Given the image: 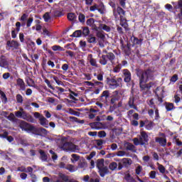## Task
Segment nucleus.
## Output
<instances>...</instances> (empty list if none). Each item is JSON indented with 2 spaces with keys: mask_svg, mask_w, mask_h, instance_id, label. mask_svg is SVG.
<instances>
[{
  "mask_svg": "<svg viewBox=\"0 0 182 182\" xmlns=\"http://www.w3.org/2000/svg\"><path fill=\"white\" fill-rule=\"evenodd\" d=\"M136 70V75L139 77V87L141 92H143V95H147V92L154 86V82H150L147 83L149 80H153L154 79V73L150 69L143 70L140 68H137Z\"/></svg>",
  "mask_w": 182,
  "mask_h": 182,
  "instance_id": "obj_1",
  "label": "nucleus"
},
{
  "mask_svg": "<svg viewBox=\"0 0 182 182\" xmlns=\"http://www.w3.org/2000/svg\"><path fill=\"white\" fill-rule=\"evenodd\" d=\"M134 146H147L149 144V135L145 131H141L139 138L136 137L133 139Z\"/></svg>",
  "mask_w": 182,
  "mask_h": 182,
  "instance_id": "obj_2",
  "label": "nucleus"
},
{
  "mask_svg": "<svg viewBox=\"0 0 182 182\" xmlns=\"http://www.w3.org/2000/svg\"><path fill=\"white\" fill-rule=\"evenodd\" d=\"M21 111H17L15 112L16 117L18 119H23V120H26V122H28V123H35V118L31 115V114L23 111V108L20 107Z\"/></svg>",
  "mask_w": 182,
  "mask_h": 182,
  "instance_id": "obj_3",
  "label": "nucleus"
},
{
  "mask_svg": "<svg viewBox=\"0 0 182 182\" xmlns=\"http://www.w3.org/2000/svg\"><path fill=\"white\" fill-rule=\"evenodd\" d=\"M122 82H123L122 77H118L117 79L114 77L112 78H107V83L110 89H117V87H121Z\"/></svg>",
  "mask_w": 182,
  "mask_h": 182,
  "instance_id": "obj_4",
  "label": "nucleus"
},
{
  "mask_svg": "<svg viewBox=\"0 0 182 182\" xmlns=\"http://www.w3.org/2000/svg\"><path fill=\"white\" fill-rule=\"evenodd\" d=\"M114 59H116V55L113 53H107L106 55H102L100 59V65L105 66L107 65V62H110V63H114Z\"/></svg>",
  "mask_w": 182,
  "mask_h": 182,
  "instance_id": "obj_5",
  "label": "nucleus"
},
{
  "mask_svg": "<svg viewBox=\"0 0 182 182\" xmlns=\"http://www.w3.org/2000/svg\"><path fill=\"white\" fill-rule=\"evenodd\" d=\"M6 45L7 50H18L21 46V43L15 40L7 41Z\"/></svg>",
  "mask_w": 182,
  "mask_h": 182,
  "instance_id": "obj_6",
  "label": "nucleus"
},
{
  "mask_svg": "<svg viewBox=\"0 0 182 182\" xmlns=\"http://www.w3.org/2000/svg\"><path fill=\"white\" fill-rule=\"evenodd\" d=\"M133 161L129 158H124L120 160V161L118 164V170H122L123 167L127 168L130 167L132 166V164Z\"/></svg>",
  "mask_w": 182,
  "mask_h": 182,
  "instance_id": "obj_7",
  "label": "nucleus"
},
{
  "mask_svg": "<svg viewBox=\"0 0 182 182\" xmlns=\"http://www.w3.org/2000/svg\"><path fill=\"white\" fill-rule=\"evenodd\" d=\"M77 145L72 142H65L63 144L62 148L63 150H66L67 151H71L72 153H75L76 150H78Z\"/></svg>",
  "mask_w": 182,
  "mask_h": 182,
  "instance_id": "obj_8",
  "label": "nucleus"
},
{
  "mask_svg": "<svg viewBox=\"0 0 182 182\" xmlns=\"http://www.w3.org/2000/svg\"><path fill=\"white\" fill-rule=\"evenodd\" d=\"M120 45L122 50L124 51L125 55H127V56H130V54L132 53V48L130 47V44L127 43V45H124V41L121 39Z\"/></svg>",
  "mask_w": 182,
  "mask_h": 182,
  "instance_id": "obj_9",
  "label": "nucleus"
},
{
  "mask_svg": "<svg viewBox=\"0 0 182 182\" xmlns=\"http://www.w3.org/2000/svg\"><path fill=\"white\" fill-rule=\"evenodd\" d=\"M122 74L124 75V82L125 83H129L132 81V73L128 69H124L122 70Z\"/></svg>",
  "mask_w": 182,
  "mask_h": 182,
  "instance_id": "obj_10",
  "label": "nucleus"
},
{
  "mask_svg": "<svg viewBox=\"0 0 182 182\" xmlns=\"http://www.w3.org/2000/svg\"><path fill=\"white\" fill-rule=\"evenodd\" d=\"M90 126L91 129H93L94 130H102L105 129V124L100 122H94L90 123Z\"/></svg>",
  "mask_w": 182,
  "mask_h": 182,
  "instance_id": "obj_11",
  "label": "nucleus"
},
{
  "mask_svg": "<svg viewBox=\"0 0 182 182\" xmlns=\"http://www.w3.org/2000/svg\"><path fill=\"white\" fill-rule=\"evenodd\" d=\"M110 91L105 90L100 95V100H102L104 103H109V98L110 97Z\"/></svg>",
  "mask_w": 182,
  "mask_h": 182,
  "instance_id": "obj_12",
  "label": "nucleus"
},
{
  "mask_svg": "<svg viewBox=\"0 0 182 182\" xmlns=\"http://www.w3.org/2000/svg\"><path fill=\"white\" fill-rule=\"evenodd\" d=\"M0 68L8 69L9 68V62L5 55L0 56Z\"/></svg>",
  "mask_w": 182,
  "mask_h": 182,
  "instance_id": "obj_13",
  "label": "nucleus"
},
{
  "mask_svg": "<svg viewBox=\"0 0 182 182\" xmlns=\"http://www.w3.org/2000/svg\"><path fill=\"white\" fill-rule=\"evenodd\" d=\"M33 125L25 122V121H21L19 127L20 129H22L25 132H31V129H32V127Z\"/></svg>",
  "mask_w": 182,
  "mask_h": 182,
  "instance_id": "obj_14",
  "label": "nucleus"
},
{
  "mask_svg": "<svg viewBox=\"0 0 182 182\" xmlns=\"http://www.w3.org/2000/svg\"><path fill=\"white\" fill-rule=\"evenodd\" d=\"M131 42L132 43V46H141L143 43V39L138 38L137 37L132 36H131Z\"/></svg>",
  "mask_w": 182,
  "mask_h": 182,
  "instance_id": "obj_15",
  "label": "nucleus"
},
{
  "mask_svg": "<svg viewBox=\"0 0 182 182\" xmlns=\"http://www.w3.org/2000/svg\"><path fill=\"white\" fill-rule=\"evenodd\" d=\"M156 143H159L161 147H166L167 146V138L156 137Z\"/></svg>",
  "mask_w": 182,
  "mask_h": 182,
  "instance_id": "obj_16",
  "label": "nucleus"
},
{
  "mask_svg": "<svg viewBox=\"0 0 182 182\" xmlns=\"http://www.w3.org/2000/svg\"><path fill=\"white\" fill-rule=\"evenodd\" d=\"M119 25L124 28V29L127 32L130 31V28H129V23H127V20L126 18H123V16H121L120 18V23Z\"/></svg>",
  "mask_w": 182,
  "mask_h": 182,
  "instance_id": "obj_17",
  "label": "nucleus"
},
{
  "mask_svg": "<svg viewBox=\"0 0 182 182\" xmlns=\"http://www.w3.org/2000/svg\"><path fill=\"white\" fill-rule=\"evenodd\" d=\"M16 85L20 87V90L25 91L26 90V86L25 85V81L22 78H18L16 80Z\"/></svg>",
  "mask_w": 182,
  "mask_h": 182,
  "instance_id": "obj_18",
  "label": "nucleus"
},
{
  "mask_svg": "<svg viewBox=\"0 0 182 182\" xmlns=\"http://www.w3.org/2000/svg\"><path fill=\"white\" fill-rule=\"evenodd\" d=\"M86 23L88 26H91L94 31H98L99 28L95 24V18H91L87 19Z\"/></svg>",
  "mask_w": 182,
  "mask_h": 182,
  "instance_id": "obj_19",
  "label": "nucleus"
},
{
  "mask_svg": "<svg viewBox=\"0 0 182 182\" xmlns=\"http://www.w3.org/2000/svg\"><path fill=\"white\" fill-rule=\"evenodd\" d=\"M98 170L101 177H105L106 174H109V168L107 166H102V168H100Z\"/></svg>",
  "mask_w": 182,
  "mask_h": 182,
  "instance_id": "obj_20",
  "label": "nucleus"
},
{
  "mask_svg": "<svg viewBox=\"0 0 182 182\" xmlns=\"http://www.w3.org/2000/svg\"><path fill=\"white\" fill-rule=\"evenodd\" d=\"M134 97H130L129 99L128 105L131 109H134V110H137V106L134 105Z\"/></svg>",
  "mask_w": 182,
  "mask_h": 182,
  "instance_id": "obj_21",
  "label": "nucleus"
},
{
  "mask_svg": "<svg viewBox=\"0 0 182 182\" xmlns=\"http://www.w3.org/2000/svg\"><path fill=\"white\" fill-rule=\"evenodd\" d=\"M38 151L40 153V159L43 161H48V155L46 154V152L42 149H40Z\"/></svg>",
  "mask_w": 182,
  "mask_h": 182,
  "instance_id": "obj_22",
  "label": "nucleus"
},
{
  "mask_svg": "<svg viewBox=\"0 0 182 182\" xmlns=\"http://www.w3.org/2000/svg\"><path fill=\"white\" fill-rule=\"evenodd\" d=\"M88 59L91 66L97 68V63L96 61V59L93 58V55L92 54L88 55Z\"/></svg>",
  "mask_w": 182,
  "mask_h": 182,
  "instance_id": "obj_23",
  "label": "nucleus"
},
{
  "mask_svg": "<svg viewBox=\"0 0 182 182\" xmlns=\"http://www.w3.org/2000/svg\"><path fill=\"white\" fill-rule=\"evenodd\" d=\"M67 18L70 22L75 23L77 16L75 13H68L67 15Z\"/></svg>",
  "mask_w": 182,
  "mask_h": 182,
  "instance_id": "obj_24",
  "label": "nucleus"
},
{
  "mask_svg": "<svg viewBox=\"0 0 182 182\" xmlns=\"http://www.w3.org/2000/svg\"><path fill=\"white\" fill-rule=\"evenodd\" d=\"M158 165V170L161 174H168V171L166 170L164 166L160 164L159 163L157 164Z\"/></svg>",
  "mask_w": 182,
  "mask_h": 182,
  "instance_id": "obj_25",
  "label": "nucleus"
},
{
  "mask_svg": "<svg viewBox=\"0 0 182 182\" xmlns=\"http://www.w3.org/2000/svg\"><path fill=\"white\" fill-rule=\"evenodd\" d=\"M124 178L127 182H137L136 181V179H134V178H133V176H132L130 173L125 174Z\"/></svg>",
  "mask_w": 182,
  "mask_h": 182,
  "instance_id": "obj_26",
  "label": "nucleus"
},
{
  "mask_svg": "<svg viewBox=\"0 0 182 182\" xmlns=\"http://www.w3.org/2000/svg\"><path fill=\"white\" fill-rule=\"evenodd\" d=\"M82 36L86 38V36H89L90 34V30H89L88 27H82Z\"/></svg>",
  "mask_w": 182,
  "mask_h": 182,
  "instance_id": "obj_27",
  "label": "nucleus"
},
{
  "mask_svg": "<svg viewBox=\"0 0 182 182\" xmlns=\"http://www.w3.org/2000/svg\"><path fill=\"white\" fill-rule=\"evenodd\" d=\"M116 13H117V14H118V15H119L120 18H122V16H124V15H126V11L120 6H118L117 8Z\"/></svg>",
  "mask_w": 182,
  "mask_h": 182,
  "instance_id": "obj_28",
  "label": "nucleus"
},
{
  "mask_svg": "<svg viewBox=\"0 0 182 182\" xmlns=\"http://www.w3.org/2000/svg\"><path fill=\"white\" fill-rule=\"evenodd\" d=\"M110 105H116V102H119V96L112 95L110 96Z\"/></svg>",
  "mask_w": 182,
  "mask_h": 182,
  "instance_id": "obj_29",
  "label": "nucleus"
},
{
  "mask_svg": "<svg viewBox=\"0 0 182 182\" xmlns=\"http://www.w3.org/2000/svg\"><path fill=\"white\" fill-rule=\"evenodd\" d=\"M178 8L180 11V13L178 14V18L182 20V0H178Z\"/></svg>",
  "mask_w": 182,
  "mask_h": 182,
  "instance_id": "obj_30",
  "label": "nucleus"
},
{
  "mask_svg": "<svg viewBox=\"0 0 182 182\" xmlns=\"http://www.w3.org/2000/svg\"><path fill=\"white\" fill-rule=\"evenodd\" d=\"M99 7L97 8L98 12H100L101 15H104L105 12H106V7L105 6V4H103V3H101Z\"/></svg>",
  "mask_w": 182,
  "mask_h": 182,
  "instance_id": "obj_31",
  "label": "nucleus"
},
{
  "mask_svg": "<svg viewBox=\"0 0 182 182\" xmlns=\"http://www.w3.org/2000/svg\"><path fill=\"white\" fill-rule=\"evenodd\" d=\"M173 109H176V107H174V104H173L171 102L166 103V112H171V110H173Z\"/></svg>",
  "mask_w": 182,
  "mask_h": 182,
  "instance_id": "obj_32",
  "label": "nucleus"
},
{
  "mask_svg": "<svg viewBox=\"0 0 182 182\" xmlns=\"http://www.w3.org/2000/svg\"><path fill=\"white\" fill-rule=\"evenodd\" d=\"M30 132H31V133H33V134H36V136H39L40 128L36 127L33 125V127H31V128Z\"/></svg>",
  "mask_w": 182,
  "mask_h": 182,
  "instance_id": "obj_33",
  "label": "nucleus"
},
{
  "mask_svg": "<svg viewBox=\"0 0 182 182\" xmlns=\"http://www.w3.org/2000/svg\"><path fill=\"white\" fill-rule=\"evenodd\" d=\"M147 104L151 107V109H154V110L157 108L156 104L154 103V98L151 99L149 101H147Z\"/></svg>",
  "mask_w": 182,
  "mask_h": 182,
  "instance_id": "obj_34",
  "label": "nucleus"
},
{
  "mask_svg": "<svg viewBox=\"0 0 182 182\" xmlns=\"http://www.w3.org/2000/svg\"><path fill=\"white\" fill-rule=\"evenodd\" d=\"M102 167H105V159H98L97 161V168L99 170Z\"/></svg>",
  "mask_w": 182,
  "mask_h": 182,
  "instance_id": "obj_35",
  "label": "nucleus"
},
{
  "mask_svg": "<svg viewBox=\"0 0 182 182\" xmlns=\"http://www.w3.org/2000/svg\"><path fill=\"white\" fill-rule=\"evenodd\" d=\"M70 36V38H80V36H82V30H77V31H75Z\"/></svg>",
  "mask_w": 182,
  "mask_h": 182,
  "instance_id": "obj_36",
  "label": "nucleus"
},
{
  "mask_svg": "<svg viewBox=\"0 0 182 182\" xmlns=\"http://www.w3.org/2000/svg\"><path fill=\"white\" fill-rule=\"evenodd\" d=\"M87 41L88 43H96V37H95L92 34H90L87 36Z\"/></svg>",
  "mask_w": 182,
  "mask_h": 182,
  "instance_id": "obj_37",
  "label": "nucleus"
},
{
  "mask_svg": "<svg viewBox=\"0 0 182 182\" xmlns=\"http://www.w3.org/2000/svg\"><path fill=\"white\" fill-rule=\"evenodd\" d=\"M39 121L41 126H43L44 127H46V126H48V119H46L43 115L40 118Z\"/></svg>",
  "mask_w": 182,
  "mask_h": 182,
  "instance_id": "obj_38",
  "label": "nucleus"
},
{
  "mask_svg": "<svg viewBox=\"0 0 182 182\" xmlns=\"http://www.w3.org/2000/svg\"><path fill=\"white\" fill-rule=\"evenodd\" d=\"M60 178L63 180L64 182H70V179H69V176L65 175L63 173H60L59 175Z\"/></svg>",
  "mask_w": 182,
  "mask_h": 182,
  "instance_id": "obj_39",
  "label": "nucleus"
},
{
  "mask_svg": "<svg viewBox=\"0 0 182 182\" xmlns=\"http://www.w3.org/2000/svg\"><path fill=\"white\" fill-rule=\"evenodd\" d=\"M96 86L99 87L98 89H103V87H105V84H103V82H102L101 81H95L94 87H95Z\"/></svg>",
  "mask_w": 182,
  "mask_h": 182,
  "instance_id": "obj_40",
  "label": "nucleus"
},
{
  "mask_svg": "<svg viewBox=\"0 0 182 182\" xmlns=\"http://www.w3.org/2000/svg\"><path fill=\"white\" fill-rule=\"evenodd\" d=\"M48 135V130H46V129L44 128H40V133H39V136H41V137H45V136Z\"/></svg>",
  "mask_w": 182,
  "mask_h": 182,
  "instance_id": "obj_41",
  "label": "nucleus"
},
{
  "mask_svg": "<svg viewBox=\"0 0 182 182\" xmlns=\"http://www.w3.org/2000/svg\"><path fill=\"white\" fill-rule=\"evenodd\" d=\"M110 6H112V8H113V15L114 16V18H117L118 15L117 13L116 12V4H114V2H111L109 3Z\"/></svg>",
  "mask_w": 182,
  "mask_h": 182,
  "instance_id": "obj_42",
  "label": "nucleus"
},
{
  "mask_svg": "<svg viewBox=\"0 0 182 182\" xmlns=\"http://www.w3.org/2000/svg\"><path fill=\"white\" fill-rule=\"evenodd\" d=\"M86 19V16H85V14L80 13L79 16H78V21L81 23H85V21Z\"/></svg>",
  "mask_w": 182,
  "mask_h": 182,
  "instance_id": "obj_43",
  "label": "nucleus"
},
{
  "mask_svg": "<svg viewBox=\"0 0 182 182\" xmlns=\"http://www.w3.org/2000/svg\"><path fill=\"white\" fill-rule=\"evenodd\" d=\"M134 149H136V146L133 145V144L128 143L126 146V149L129 151H134Z\"/></svg>",
  "mask_w": 182,
  "mask_h": 182,
  "instance_id": "obj_44",
  "label": "nucleus"
},
{
  "mask_svg": "<svg viewBox=\"0 0 182 182\" xmlns=\"http://www.w3.org/2000/svg\"><path fill=\"white\" fill-rule=\"evenodd\" d=\"M109 170H111L112 171H114V170H116V168H117V163H116V162H112V163L109 164Z\"/></svg>",
  "mask_w": 182,
  "mask_h": 182,
  "instance_id": "obj_45",
  "label": "nucleus"
},
{
  "mask_svg": "<svg viewBox=\"0 0 182 182\" xmlns=\"http://www.w3.org/2000/svg\"><path fill=\"white\" fill-rule=\"evenodd\" d=\"M71 156L73 157V159H71L72 163H76V161H79L80 156H79L77 154H73Z\"/></svg>",
  "mask_w": 182,
  "mask_h": 182,
  "instance_id": "obj_46",
  "label": "nucleus"
},
{
  "mask_svg": "<svg viewBox=\"0 0 182 182\" xmlns=\"http://www.w3.org/2000/svg\"><path fill=\"white\" fill-rule=\"evenodd\" d=\"M54 16L60 18V16H63L64 14L61 11L55 10L53 13Z\"/></svg>",
  "mask_w": 182,
  "mask_h": 182,
  "instance_id": "obj_47",
  "label": "nucleus"
},
{
  "mask_svg": "<svg viewBox=\"0 0 182 182\" xmlns=\"http://www.w3.org/2000/svg\"><path fill=\"white\" fill-rule=\"evenodd\" d=\"M1 101L4 103V105H6L8 103V97H6V95L5 92H3L1 95Z\"/></svg>",
  "mask_w": 182,
  "mask_h": 182,
  "instance_id": "obj_48",
  "label": "nucleus"
},
{
  "mask_svg": "<svg viewBox=\"0 0 182 182\" xmlns=\"http://www.w3.org/2000/svg\"><path fill=\"white\" fill-rule=\"evenodd\" d=\"M16 102L17 103H23V97L21 95V94H18L16 96Z\"/></svg>",
  "mask_w": 182,
  "mask_h": 182,
  "instance_id": "obj_49",
  "label": "nucleus"
},
{
  "mask_svg": "<svg viewBox=\"0 0 182 182\" xmlns=\"http://www.w3.org/2000/svg\"><path fill=\"white\" fill-rule=\"evenodd\" d=\"M52 49H53V50H54V52H56L57 50L62 52V50H63V48L60 47V46H56V45L53 46Z\"/></svg>",
  "mask_w": 182,
  "mask_h": 182,
  "instance_id": "obj_50",
  "label": "nucleus"
},
{
  "mask_svg": "<svg viewBox=\"0 0 182 182\" xmlns=\"http://www.w3.org/2000/svg\"><path fill=\"white\" fill-rule=\"evenodd\" d=\"M70 120H71V122H77V123H80L81 124H83V123H85L84 120L77 121V118L76 117H70Z\"/></svg>",
  "mask_w": 182,
  "mask_h": 182,
  "instance_id": "obj_51",
  "label": "nucleus"
},
{
  "mask_svg": "<svg viewBox=\"0 0 182 182\" xmlns=\"http://www.w3.org/2000/svg\"><path fill=\"white\" fill-rule=\"evenodd\" d=\"M33 22V17L28 18L26 22L27 28H31Z\"/></svg>",
  "mask_w": 182,
  "mask_h": 182,
  "instance_id": "obj_52",
  "label": "nucleus"
},
{
  "mask_svg": "<svg viewBox=\"0 0 182 182\" xmlns=\"http://www.w3.org/2000/svg\"><path fill=\"white\" fill-rule=\"evenodd\" d=\"M173 98L175 103H180V100H181V98L180 97V94H175Z\"/></svg>",
  "mask_w": 182,
  "mask_h": 182,
  "instance_id": "obj_53",
  "label": "nucleus"
},
{
  "mask_svg": "<svg viewBox=\"0 0 182 182\" xmlns=\"http://www.w3.org/2000/svg\"><path fill=\"white\" fill-rule=\"evenodd\" d=\"M30 177L31 178V181L32 182H36L38 181V177L36 175L33 173H30Z\"/></svg>",
  "mask_w": 182,
  "mask_h": 182,
  "instance_id": "obj_54",
  "label": "nucleus"
},
{
  "mask_svg": "<svg viewBox=\"0 0 182 182\" xmlns=\"http://www.w3.org/2000/svg\"><path fill=\"white\" fill-rule=\"evenodd\" d=\"M45 22H48L49 20L50 19V16L49 15V13L46 12L43 16Z\"/></svg>",
  "mask_w": 182,
  "mask_h": 182,
  "instance_id": "obj_55",
  "label": "nucleus"
},
{
  "mask_svg": "<svg viewBox=\"0 0 182 182\" xmlns=\"http://www.w3.org/2000/svg\"><path fill=\"white\" fill-rule=\"evenodd\" d=\"M98 137H100V139H103L104 137H106V132L100 131L98 132Z\"/></svg>",
  "mask_w": 182,
  "mask_h": 182,
  "instance_id": "obj_56",
  "label": "nucleus"
},
{
  "mask_svg": "<svg viewBox=\"0 0 182 182\" xmlns=\"http://www.w3.org/2000/svg\"><path fill=\"white\" fill-rule=\"evenodd\" d=\"M141 170H143V167H141V166H138L135 169L136 174L139 176L140 173H141Z\"/></svg>",
  "mask_w": 182,
  "mask_h": 182,
  "instance_id": "obj_57",
  "label": "nucleus"
},
{
  "mask_svg": "<svg viewBox=\"0 0 182 182\" xmlns=\"http://www.w3.org/2000/svg\"><path fill=\"white\" fill-rule=\"evenodd\" d=\"M97 8H99V6L95 4L93 6L90 7V12H95V11H97Z\"/></svg>",
  "mask_w": 182,
  "mask_h": 182,
  "instance_id": "obj_58",
  "label": "nucleus"
},
{
  "mask_svg": "<svg viewBox=\"0 0 182 182\" xmlns=\"http://www.w3.org/2000/svg\"><path fill=\"white\" fill-rule=\"evenodd\" d=\"M156 171H151L149 176V178H151L152 180H154V178H156Z\"/></svg>",
  "mask_w": 182,
  "mask_h": 182,
  "instance_id": "obj_59",
  "label": "nucleus"
},
{
  "mask_svg": "<svg viewBox=\"0 0 182 182\" xmlns=\"http://www.w3.org/2000/svg\"><path fill=\"white\" fill-rule=\"evenodd\" d=\"M178 80V75H173L171 78V82H173V83H176V81Z\"/></svg>",
  "mask_w": 182,
  "mask_h": 182,
  "instance_id": "obj_60",
  "label": "nucleus"
},
{
  "mask_svg": "<svg viewBox=\"0 0 182 182\" xmlns=\"http://www.w3.org/2000/svg\"><path fill=\"white\" fill-rule=\"evenodd\" d=\"M146 130H151L153 129V122H150L148 124L145 126Z\"/></svg>",
  "mask_w": 182,
  "mask_h": 182,
  "instance_id": "obj_61",
  "label": "nucleus"
},
{
  "mask_svg": "<svg viewBox=\"0 0 182 182\" xmlns=\"http://www.w3.org/2000/svg\"><path fill=\"white\" fill-rule=\"evenodd\" d=\"M122 69V66L120 65H117L114 68V73H119L120 72V70Z\"/></svg>",
  "mask_w": 182,
  "mask_h": 182,
  "instance_id": "obj_62",
  "label": "nucleus"
},
{
  "mask_svg": "<svg viewBox=\"0 0 182 182\" xmlns=\"http://www.w3.org/2000/svg\"><path fill=\"white\" fill-rule=\"evenodd\" d=\"M160 119V113L159 112V108L155 109V120H159Z\"/></svg>",
  "mask_w": 182,
  "mask_h": 182,
  "instance_id": "obj_63",
  "label": "nucleus"
},
{
  "mask_svg": "<svg viewBox=\"0 0 182 182\" xmlns=\"http://www.w3.org/2000/svg\"><path fill=\"white\" fill-rule=\"evenodd\" d=\"M17 171H21V173H26V168L23 166L17 168Z\"/></svg>",
  "mask_w": 182,
  "mask_h": 182,
  "instance_id": "obj_64",
  "label": "nucleus"
}]
</instances>
